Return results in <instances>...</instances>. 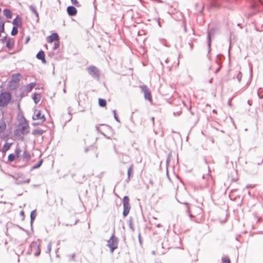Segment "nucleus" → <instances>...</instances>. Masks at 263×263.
Masks as SVG:
<instances>
[{
  "instance_id": "nucleus-33",
  "label": "nucleus",
  "mask_w": 263,
  "mask_h": 263,
  "mask_svg": "<svg viewBox=\"0 0 263 263\" xmlns=\"http://www.w3.org/2000/svg\"><path fill=\"white\" fill-rule=\"evenodd\" d=\"M20 152V150L19 149H17L16 150V153L17 154L18 156Z\"/></svg>"
},
{
  "instance_id": "nucleus-2",
  "label": "nucleus",
  "mask_w": 263,
  "mask_h": 263,
  "mask_svg": "<svg viewBox=\"0 0 263 263\" xmlns=\"http://www.w3.org/2000/svg\"><path fill=\"white\" fill-rule=\"evenodd\" d=\"M11 99V96L9 92H3L0 95V106L5 107L7 106Z\"/></svg>"
},
{
  "instance_id": "nucleus-1",
  "label": "nucleus",
  "mask_w": 263,
  "mask_h": 263,
  "mask_svg": "<svg viewBox=\"0 0 263 263\" xmlns=\"http://www.w3.org/2000/svg\"><path fill=\"white\" fill-rule=\"evenodd\" d=\"M17 125L14 130V134L16 137L28 134L30 132V127L28 121L21 114L17 117Z\"/></svg>"
},
{
  "instance_id": "nucleus-32",
  "label": "nucleus",
  "mask_w": 263,
  "mask_h": 263,
  "mask_svg": "<svg viewBox=\"0 0 263 263\" xmlns=\"http://www.w3.org/2000/svg\"><path fill=\"white\" fill-rule=\"evenodd\" d=\"M4 30V25H3L2 27H0V32L3 31Z\"/></svg>"
},
{
  "instance_id": "nucleus-13",
  "label": "nucleus",
  "mask_w": 263,
  "mask_h": 263,
  "mask_svg": "<svg viewBox=\"0 0 263 263\" xmlns=\"http://www.w3.org/2000/svg\"><path fill=\"white\" fill-rule=\"evenodd\" d=\"M123 207H130L129 204V199L127 196H124L123 199Z\"/></svg>"
},
{
  "instance_id": "nucleus-16",
  "label": "nucleus",
  "mask_w": 263,
  "mask_h": 263,
  "mask_svg": "<svg viewBox=\"0 0 263 263\" xmlns=\"http://www.w3.org/2000/svg\"><path fill=\"white\" fill-rule=\"evenodd\" d=\"M11 145V143H6L3 147L2 152L3 153H5L8 150L10 149Z\"/></svg>"
},
{
  "instance_id": "nucleus-21",
  "label": "nucleus",
  "mask_w": 263,
  "mask_h": 263,
  "mask_svg": "<svg viewBox=\"0 0 263 263\" xmlns=\"http://www.w3.org/2000/svg\"><path fill=\"white\" fill-rule=\"evenodd\" d=\"M99 104L101 107H105L106 105V100L103 99H99Z\"/></svg>"
},
{
  "instance_id": "nucleus-18",
  "label": "nucleus",
  "mask_w": 263,
  "mask_h": 263,
  "mask_svg": "<svg viewBox=\"0 0 263 263\" xmlns=\"http://www.w3.org/2000/svg\"><path fill=\"white\" fill-rule=\"evenodd\" d=\"M6 46L9 49H12L14 46V42L11 40L8 41L7 42Z\"/></svg>"
},
{
  "instance_id": "nucleus-17",
  "label": "nucleus",
  "mask_w": 263,
  "mask_h": 263,
  "mask_svg": "<svg viewBox=\"0 0 263 263\" xmlns=\"http://www.w3.org/2000/svg\"><path fill=\"white\" fill-rule=\"evenodd\" d=\"M6 128V124L5 122H0V133H3Z\"/></svg>"
},
{
  "instance_id": "nucleus-6",
  "label": "nucleus",
  "mask_w": 263,
  "mask_h": 263,
  "mask_svg": "<svg viewBox=\"0 0 263 263\" xmlns=\"http://www.w3.org/2000/svg\"><path fill=\"white\" fill-rule=\"evenodd\" d=\"M30 251L34 256H39L41 252L39 243L37 242H32L30 245Z\"/></svg>"
},
{
  "instance_id": "nucleus-10",
  "label": "nucleus",
  "mask_w": 263,
  "mask_h": 263,
  "mask_svg": "<svg viewBox=\"0 0 263 263\" xmlns=\"http://www.w3.org/2000/svg\"><path fill=\"white\" fill-rule=\"evenodd\" d=\"M68 14L70 16L75 15L77 13V10L75 7L72 6H69L67 8Z\"/></svg>"
},
{
  "instance_id": "nucleus-9",
  "label": "nucleus",
  "mask_w": 263,
  "mask_h": 263,
  "mask_svg": "<svg viewBox=\"0 0 263 263\" xmlns=\"http://www.w3.org/2000/svg\"><path fill=\"white\" fill-rule=\"evenodd\" d=\"M22 78V75L18 73L12 74L10 84H18Z\"/></svg>"
},
{
  "instance_id": "nucleus-14",
  "label": "nucleus",
  "mask_w": 263,
  "mask_h": 263,
  "mask_svg": "<svg viewBox=\"0 0 263 263\" xmlns=\"http://www.w3.org/2000/svg\"><path fill=\"white\" fill-rule=\"evenodd\" d=\"M41 96L40 93H34L33 97V99L35 104L39 103L41 100Z\"/></svg>"
},
{
  "instance_id": "nucleus-11",
  "label": "nucleus",
  "mask_w": 263,
  "mask_h": 263,
  "mask_svg": "<svg viewBox=\"0 0 263 263\" xmlns=\"http://www.w3.org/2000/svg\"><path fill=\"white\" fill-rule=\"evenodd\" d=\"M36 57L38 59L41 60L43 63H46V60L45 58V53L43 51H40L37 54Z\"/></svg>"
},
{
  "instance_id": "nucleus-7",
  "label": "nucleus",
  "mask_w": 263,
  "mask_h": 263,
  "mask_svg": "<svg viewBox=\"0 0 263 263\" xmlns=\"http://www.w3.org/2000/svg\"><path fill=\"white\" fill-rule=\"evenodd\" d=\"M144 93V98L148 100L150 102H152L153 99L151 92L148 87L146 85H142L140 87Z\"/></svg>"
},
{
  "instance_id": "nucleus-26",
  "label": "nucleus",
  "mask_w": 263,
  "mask_h": 263,
  "mask_svg": "<svg viewBox=\"0 0 263 263\" xmlns=\"http://www.w3.org/2000/svg\"><path fill=\"white\" fill-rule=\"evenodd\" d=\"M70 1H71V3L73 5H75L76 6H77V7L80 6V4L79 3V2H78L77 0H70Z\"/></svg>"
},
{
  "instance_id": "nucleus-24",
  "label": "nucleus",
  "mask_w": 263,
  "mask_h": 263,
  "mask_svg": "<svg viewBox=\"0 0 263 263\" xmlns=\"http://www.w3.org/2000/svg\"><path fill=\"white\" fill-rule=\"evenodd\" d=\"M17 32H18V30H17V27H14L12 29V30L11 32V34L12 35H15L17 33Z\"/></svg>"
},
{
  "instance_id": "nucleus-15",
  "label": "nucleus",
  "mask_w": 263,
  "mask_h": 263,
  "mask_svg": "<svg viewBox=\"0 0 263 263\" xmlns=\"http://www.w3.org/2000/svg\"><path fill=\"white\" fill-rule=\"evenodd\" d=\"M13 24L16 27H21L22 25L21 20L20 18H15L13 20Z\"/></svg>"
},
{
  "instance_id": "nucleus-20",
  "label": "nucleus",
  "mask_w": 263,
  "mask_h": 263,
  "mask_svg": "<svg viewBox=\"0 0 263 263\" xmlns=\"http://www.w3.org/2000/svg\"><path fill=\"white\" fill-rule=\"evenodd\" d=\"M4 14L8 18H10L12 17L11 11L8 9L4 10Z\"/></svg>"
},
{
  "instance_id": "nucleus-19",
  "label": "nucleus",
  "mask_w": 263,
  "mask_h": 263,
  "mask_svg": "<svg viewBox=\"0 0 263 263\" xmlns=\"http://www.w3.org/2000/svg\"><path fill=\"white\" fill-rule=\"evenodd\" d=\"M130 207H123V215L124 217H126L129 212Z\"/></svg>"
},
{
  "instance_id": "nucleus-29",
  "label": "nucleus",
  "mask_w": 263,
  "mask_h": 263,
  "mask_svg": "<svg viewBox=\"0 0 263 263\" xmlns=\"http://www.w3.org/2000/svg\"><path fill=\"white\" fill-rule=\"evenodd\" d=\"M222 261L223 263H231L230 259L228 257L223 258Z\"/></svg>"
},
{
  "instance_id": "nucleus-8",
  "label": "nucleus",
  "mask_w": 263,
  "mask_h": 263,
  "mask_svg": "<svg viewBox=\"0 0 263 263\" xmlns=\"http://www.w3.org/2000/svg\"><path fill=\"white\" fill-rule=\"evenodd\" d=\"M88 73L92 77L99 78L100 76V72L97 67L95 66H90L87 68Z\"/></svg>"
},
{
  "instance_id": "nucleus-23",
  "label": "nucleus",
  "mask_w": 263,
  "mask_h": 263,
  "mask_svg": "<svg viewBox=\"0 0 263 263\" xmlns=\"http://www.w3.org/2000/svg\"><path fill=\"white\" fill-rule=\"evenodd\" d=\"M133 172V165H132L128 169V176L129 178L130 177L131 175L132 174Z\"/></svg>"
},
{
  "instance_id": "nucleus-30",
  "label": "nucleus",
  "mask_w": 263,
  "mask_h": 263,
  "mask_svg": "<svg viewBox=\"0 0 263 263\" xmlns=\"http://www.w3.org/2000/svg\"><path fill=\"white\" fill-rule=\"evenodd\" d=\"M42 163V161H40V162L37 164H36V165H34V166H33V168H38L39 167H40V166H41V165Z\"/></svg>"
},
{
  "instance_id": "nucleus-28",
  "label": "nucleus",
  "mask_w": 263,
  "mask_h": 263,
  "mask_svg": "<svg viewBox=\"0 0 263 263\" xmlns=\"http://www.w3.org/2000/svg\"><path fill=\"white\" fill-rule=\"evenodd\" d=\"M34 134H38V135H42L43 134V130H41V129H40V130H34Z\"/></svg>"
},
{
  "instance_id": "nucleus-27",
  "label": "nucleus",
  "mask_w": 263,
  "mask_h": 263,
  "mask_svg": "<svg viewBox=\"0 0 263 263\" xmlns=\"http://www.w3.org/2000/svg\"><path fill=\"white\" fill-rule=\"evenodd\" d=\"M30 9L32 10V11L35 14V15L36 16H38V13H37L36 10H35V8L33 7V6H30Z\"/></svg>"
},
{
  "instance_id": "nucleus-3",
  "label": "nucleus",
  "mask_w": 263,
  "mask_h": 263,
  "mask_svg": "<svg viewBox=\"0 0 263 263\" xmlns=\"http://www.w3.org/2000/svg\"><path fill=\"white\" fill-rule=\"evenodd\" d=\"M32 119L33 120H38V124L43 123L46 121L45 116L42 114V111L36 109L34 111Z\"/></svg>"
},
{
  "instance_id": "nucleus-22",
  "label": "nucleus",
  "mask_w": 263,
  "mask_h": 263,
  "mask_svg": "<svg viewBox=\"0 0 263 263\" xmlns=\"http://www.w3.org/2000/svg\"><path fill=\"white\" fill-rule=\"evenodd\" d=\"M15 156L14 154H9L8 157V159L10 162L13 161L15 160Z\"/></svg>"
},
{
  "instance_id": "nucleus-5",
  "label": "nucleus",
  "mask_w": 263,
  "mask_h": 263,
  "mask_svg": "<svg viewBox=\"0 0 263 263\" xmlns=\"http://www.w3.org/2000/svg\"><path fill=\"white\" fill-rule=\"evenodd\" d=\"M107 246L110 248L111 253L118 248V240L114 235H112L108 240Z\"/></svg>"
},
{
  "instance_id": "nucleus-4",
  "label": "nucleus",
  "mask_w": 263,
  "mask_h": 263,
  "mask_svg": "<svg viewBox=\"0 0 263 263\" xmlns=\"http://www.w3.org/2000/svg\"><path fill=\"white\" fill-rule=\"evenodd\" d=\"M47 41L49 43L54 42V49H56L59 47V36L57 33H53L47 37Z\"/></svg>"
},
{
  "instance_id": "nucleus-37",
  "label": "nucleus",
  "mask_w": 263,
  "mask_h": 263,
  "mask_svg": "<svg viewBox=\"0 0 263 263\" xmlns=\"http://www.w3.org/2000/svg\"><path fill=\"white\" fill-rule=\"evenodd\" d=\"M60 200H61V203H62V200H63V199H62V198H60Z\"/></svg>"
},
{
  "instance_id": "nucleus-36",
  "label": "nucleus",
  "mask_w": 263,
  "mask_h": 263,
  "mask_svg": "<svg viewBox=\"0 0 263 263\" xmlns=\"http://www.w3.org/2000/svg\"><path fill=\"white\" fill-rule=\"evenodd\" d=\"M29 41V37H28L27 40H26V43H27L28 42V41Z\"/></svg>"
},
{
  "instance_id": "nucleus-31",
  "label": "nucleus",
  "mask_w": 263,
  "mask_h": 263,
  "mask_svg": "<svg viewBox=\"0 0 263 263\" xmlns=\"http://www.w3.org/2000/svg\"><path fill=\"white\" fill-rule=\"evenodd\" d=\"M241 77H242V74H241V72H239V73L238 74L237 76V79H238L239 81H240Z\"/></svg>"
},
{
  "instance_id": "nucleus-35",
  "label": "nucleus",
  "mask_w": 263,
  "mask_h": 263,
  "mask_svg": "<svg viewBox=\"0 0 263 263\" xmlns=\"http://www.w3.org/2000/svg\"><path fill=\"white\" fill-rule=\"evenodd\" d=\"M211 34H212V32H210L209 33V38H210L211 35Z\"/></svg>"
},
{
  "instance_id": "nucleus-34",
  "label": "nucleus",
  "mask_w": 263,
  "mask_h": 263,
  "mask_svg": "<svg viewBox=\"0 0 263 263\" xmlns=\"http://www.w3.org/2000/svg\"><path fill=\"white\" fill-rule=\"evenodd\" d=\"M20 214L22 215V216H24V212L23 211H22L21 212H20Z\"/></svg>"
},
{
  "instance_id": "nucleus-12",
  "label": "nucleus",
  "mask_w": 263,
  "mask_h": 263,
  "mask_svg": "<svg viewBox=\"0 0 263 263\" xmlns=\"http://www.w3.org/2000/svg\"><path fill=\"white\" fill-rule=\"evenodd\" d=\"M36 86V83H31L30 84H29L28 85H27L26 86H25V90L27 92H30L32 89Z\"/></svg>"
},
{
  "instance_id": "nucleus-25",
  "label": "nucleus",
  "mask_w": 263,
  "mask_h": 263,
  "mask_svg": "<svg viewBox=\"0 0 263 263\" xmlns=\"http://www.w3.org/2000/svg\"><path fill=\"white\" fill-rule=\"evenodd\" d=\"M30 217H31V220H33L35 218L36 213H35V211H33L31 212V214H30Z\"/></svg>"
}]
</instances>
